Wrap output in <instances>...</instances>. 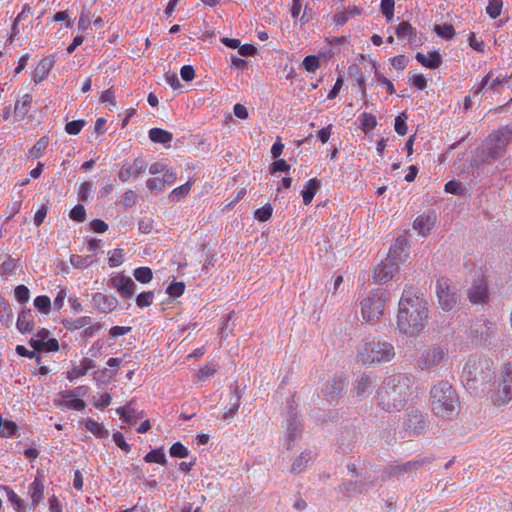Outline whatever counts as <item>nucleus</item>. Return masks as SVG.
<instances>
[{
	"instance_id": "nucleus-1",
	"label": "nucleus",
	"mask_w": 512,
	"mask_h": 512,
	"mask_svg": "<svg viewBox=\"0 0 512 512\" xmlns=\"http://www.w3.org/2000/svg\"><path fill=\"white\" fill-rule=\"evenodd\" d=\"M428 319V302L422 294L411 290L404 291L397 313L399 332L415 337L424 329Z\"/></svg>"
},
{
	"instance_id": "nucleus-2",
	"label": "nucleus",
	"mask_w": 512,
	"mask_h": 512,
	"mask_svg": "<svg viewBox=\"0 0 512 512\" xmlns=\"http://www.w3.org/2000/svg\"><path fill=\"white\" fill-rule=\"evenodd\" d=\"M412 394L410 379L394 374L384 378L377 391L378 405L385 411H399Z\"/></svg>"
},
{
	"instance_id": "nucleus-3",
	"label": "nucleus",
	"mask_w": 512,
	"mask_h": 512,
	"mask_svg": "<svg viewBox=\"0 0 512 512\" xmlns=\"http://www.w3.org/2000/svg\"><path fill=\"white\" fill-rule=\"evenodd\" d=\"M356 352L357 361L367 367L390 362L395 357L394 346L377 337L363 338Z\"/></svg>"
},
{
	"instance_id": "nucleus-4",
	"label": "nucleus",
	"mask_w": 512,
	"mask_h": 512,
	"mask_svg": "<svg viewBox=\"0 0 512 512\" xmlns=\"http://www.w3.org/2000/svg\"><path fill=\"white\" fill-rule=\"evenodd\" d=\"M430 400L432 411L440 418L452 417L459 408L457 393L447 381H439L431 387Z\"/></svg>"
},
{
	"instance_id": "nucleus-5",
	"label": "nucleus",
	"mask_w": 512,
	"mask_h": 512,
	"mask_svg": "<svg viewBox=\"0 0 512 512\" xmlns=\"http://www.w3.org/2000/svg\"><path fill=\"white\" fill-rule=\"evenodd\" d=\"M512 142V129L505 126L494 130L483 143L482 161L492 164L505 155L506 147Z\"/></svg>"
},
{
	"instance_id": "nucleus-6",
	"label": "nucleus",
	"mask_w": 512,
	"mask_h": 512,
	"mask_svg": "<svg viewBox=\"0 0 512 512\" xmlns=\"http://www.w3.org/2000/svg\"><path fill=\"white\" fill-rule=\"evenodd\" d=\"M493 363L487 359L472 356L466 361L463 375L471 388H476L478 383L487 382L491 378Z\"/></svg>"
},
{
	"instance_id": "nucleus-7",
	"label": "nucleus",
	"mask_w": 512,
	"mask_h": 512,
	"mask_svg": "<svg viewBox=\"0 0 512 512\" xmlns=\"http://www.w3.org/2000/svg\"><path fill=\"white\" fill-rule=\"evenodd\" d=\"M386 298L380 289L364 293L360 300L361 315L370 323L377 322L384 312Z\"/></svg>"
},
{
	"instance_id": "nucleus-8",
	"label": "nucleus",
	"mask_w": 512,
	"mask_h": 512,
	"mask_svg": "<svg viewBox=\"0 0 512 512\" xmlns=\"http://www.w3.org/2000/svg\"><path fill=\"white\" fill-rule=\"evenodd\" d=\"M494 405H505L512 400V362L506 363L500 372L497 389L491 394Z\"/></svg>"
},
{
	"instance_id": "nucleus-9",
	"label": "nucleus",
	"mask_w": 512,
	"mask_h": 512,
	"mask_svg": "<svg viewBox=\"0 0 512 512\" xmlns=\"http://www.w3.org/2000/svg\"><path fill=\"white\" fill-rule=\"evenodd\" d=\"M436 294L440 307L444 311H452L456 308L459 297L456 293L455 286L447 278H440L436 283Z\"/></svg>"
},
{
	"instance_id": "nucleus-10",
	"label": "nucleus",
	"mask_w": 512,
	"mask_h": 512,
	"mask_svg": "<svg viewBox=\"0 0 512 512\" xmlns=\"http://www.w3.org/2000/svg\"><path fill=\"white\" fill-rule=\"evenodd\" d=\"M448 356V349L445 346L431 345L422 351L418 365L421 369H430L446 361Z\"/></svg>"
},
{
	"instance_id": "nucleus-11",
	"label": "nucleus",
	"mask_w": 512,
	"mask_h": 512,
	"mask_svg": "<svg viewBox=\"0 0 512 512\" xmlns=\"http://www.w3.org/2000/svg\"><path fill=\"white\" fill-rule=\"evenodd\" d=\"M489 297L487 282L482 275L477 276L468 290V298L473 304H483Z\"/></svg>"
},
{
	"instance_id": "nucleus-12",
	"label": "nucleus",
	"mask_w": 512,
	"mask_h": 512,
	"mask_svg": "<svg viewBox=\"0 0 512 512\" xmlns=\"http://www.w3.org/2000/svg\"><path fill=\"white\" fill-rule=\"evenodd\" d=\"M375 383L376 375L373 373L361 374L354 384V392L356 398L358 400L366 399L372 393Z\"/></svg>"
},
{
	"instance_id": "nucleus-13",
	"label": "nucleus",
	"mask_w": 512,
	"mask_h": 512,
	"mask_svg": "<svg viewBox=\"0 0 512 512\" xmlns=\"http://www.w3.org/2000/svg\"><path fill=\"white\" fill-rule=\"evenodd\" d=\"M408 242L404 236L397 237L391 247L386 259H390L391 262H396L400 266L408 257Z\"/></svg>"
},
{
	"instance_id": "nucleus-14",
	"label": "nucleus",
	"mask_w": 512,
	"mask_h": 512,
	"mask_svg": "<svg viewBox=\"0 0 512 512\" xmlns=\"http://www.w3.org/2000/svg\"><path fill=\"white\" fill-rule=\"evenodd\" d=\"M400 266L390 259L383 260L374 270L373 279L376 283H385L398 273Z\"/></svg>"
},
{
	"instance_id": "nucleus-15",
	"label": "nucleus",
	"mask_w": 512,
	"mask_h": 512,
	"mask_svg": "<svg viewBox=\"0 0 512 512\" xmlns=\"http://www.w3.org/2000/svg\"><path fill=\"white\" fill-rule=\"evenodd\" d=\"M427 419L418 410H410L403 422L404 429L410 433H420L427 427Z\"/></svg>"
},
{
	"instance_id": "nucleus-16",
	"label": "nucleus",
	"mask_w": 512,
	"mask_h": 512,
	"mask_svg": "<svg viewBox=\"0 0 512 512\" xmlns=\"http://www.w3.org/2000/svg\"><path fill=\"white\" fill-rule=\"evenodd\" d=\"M111 286L115 288L124 299H130L135 293L136 284L127 276L118 275L111 280Z\"/></svg>"
},
{
	"instance_id": "nucleus-17",
	"label": "nucleus",
	"mask_w": 512,
	"mask_h": 512,
	"mask_svg": "<svg viewBox=\"0 0 512 512\" xmlns=\"http://www.w3.org/2000/svg\"><path fill=\"white\" fill-rule=\"evenodd\" d=\"M347 387V379L341 375L334 376L326 383V396L329 402L333 403L342 395Z\"/></svg>"
},
{
	"instance_id": "nucleus-18",
	"label": "nucleus",
	"mask_w": 512,
	"mask_h": 512,
	"mask_svg": "<svg viewBox=\"0 0 512 512\" xmlns=\"http://www.w3.org/2000/svg\"><path fill=\"white\" fill-rule=\"evenodd\" d=\"M147 168V163L140 158L134 160V162L130 165L124 164L122 165L118 177L122 182H126L130 179V177H138L142 174Z\"/></svg>"
},
{
	"instance_id": "nucleus-19",
	"label": "nucleus",
	"mask_w": 512,
	"mask_h": 512,
	"mask_svg": "<svg viewBox=\"0 0 512 512\" xmlns=\"http://www.w3.org/2000/svg\"><path fill=\"white\" fill-rule=\"evenodd\" d=\"M92 301L94 306L102 313H110L118 306V300L114 296H108L101 292L93 294Z\"/></svg>"
},
{
	"instance_id": "nucleus-20",
	"label": "nucleus",
	"mask_w": 512,
	"mask_h": 512,
	"mask_svg": "<svg viewBox=\"0 0 512 512\" xmlns=\"http://www.w3.org/2000/svg\"><path fill=\"white\" fill-rule=\"evenodd\" d=\"M436 224V215H420L414 220L413 227L420 235L426 237Z\"/></svg>"
},
{
	"instance_id": "nucleus-21",
	"label": "nucleus",
	"mask_w": 512,
	"mask_h": 512,
	"mask_svg": "<svg viewBox=\"0 0 512 512\" xmlns=\"http://www.w3.org/2000/svg\"><path fill=\"white\" fill-rule=\"evenodd\" d=\"M55 63L53 56L43 58L34 70L33 80L35 83H40L47 78Z\"/></svg>"
},
{
	"instance_id": "nucleus-22",
	"label": "nucleus",
	"mask_w": 512,
	"mask_h": 512,
	"mask_svg": "<svg viewBox=\"0 0 512 512\" xmlns=\"http://www.w3.org/2000/svg\"><path fill=\"white\" fill-rule=\"evenodd\" d=\"M16 326L21 333H30L33 330L34 317L30 309L20 312Z\"/></svg>"
},
{
	"instance_id": "nucleus-23",
	"label": "nucleus",
	"mask_w": 512,
	"mask_h": 512,
	"mask_svg": "<svg viewBox=\"0 0 512 512\" xmlns=\"http://www.w3.org/2000/svg\"><path fill=\"white\" fill-rule=\"evenodd\" d=\"M416 59L424 67L429 69H436L442 64L441 55L438 52H429L426 55L422 53L416 54Z\"/></svg>"
},
{
	"instance_id": "nucleus-24",
	"label": "nucleus",
	"mask_w": 512,
	"mask_h": 512,
	"mask_svg": "<svg viewBox=\"0 0 512 512\" xmlns=\"http://www.w3.org/2000/svg\"><path fill=\"white\" fill-rule=\"evenodd\" d=\"M94 361L88 358H83L79 366H74L67 372V379L73 381L79 377L84 376L90 369L94 368Z\"/></svg>"
},
{
	"instance_id": "nucleus-25",
	"label": "nucleus",
	"mask_w": 512,
	"mask_h": 512,
	"mask_svg": "<svg viewBox=\"0 0 512 512\" xmlns=\"http://www.w3.org/2000/svg\"><path fill=\"white\" fill-rule=\"evenodd\" d=\"M31 506L36 507L44 498V485L39 477H35L29 486Z\"/></svg>"
},
{
	"instance_id": "nucleus-26",
	"label": "nucleus",
	"mask_w": 512,
	"mask_h": 512,
	"mask_svg": "<svg viewBox=\"0 0 512 512\" xmlns=\"http://www.w3.org/2000/svg\"><path fill=\"white\" fill-rule=\"evenodd\" d=\"M300 433L301 423L295 416H293L288 420L287 424L288 450L291 449L293 442H295L298 439Z\"/></svg>"
},
{
	"instance_id": "nucleus-27",
	"label": "nucleus",
	"mask_w": 512,
	"mask_h": 512,
	"mask_svg": "<svg viewBox=\"0 0 512 512\" xmlns=\"http://www.w3.org/2000/svg\"><path fill=\"white\" fill-rule=\"evenodd\" d=\"M416 34V29L405 21L401 22L396 28V35L399 39H406L410 42H414L416 39Z\"/></svg>"
},
{
	"instance_id": "nucleus-28",
	"label": "nucleus",
	"mask_w": 512,
	"mask_h": 512,
	"mask_svg": "<svg viewBox=\"0 0 512 512\" xmlns=\"http://www.w3.org/2000/svg\"><path fill=\"white\" fill-rule=\"evenodd\" d=\"M318 187H319V181L316 178L310 179L306 183L305 188L302 190V198H303V203L305 205H309L311 203V201L313 200V198L318 190Z\"/></svg>"
},
{
	"instance_id": "nucleus-29",
	"label": "nucleus",
	"mask_w": 512,
	"mask_h": 512,
	"mask_svg": "<svg viewBox=\"0 0 512 512\" xmlns=\"http://www.w3.org/2000/svg\"><path fill=\"white\" fill-rule=\"evenodd\" d=\"M149 138L154 143L166 144L172 140L173 135L161 128H152L149 131Z\"/></svg>"
},
{
	"instance_id": "nucleus-30",
	"label": "nucleus",
	"mask_w": 512,
	"mask_h": 512,
	"mask_svg": "<svg viewBox=\"0 0 512 512\" xmlns=\"http://www.w3.org/2000/svg\"><path fill=\"white\" fill-rule=\"evenodd\" d=\"M3 489L6 492V496L10 503L13 505L14 509L17 512H26L27 511V505L24 503V501L9 487L4 486Z\"/></svg>"
},
{
	"instance_id": "nucleus-31",
	"label": "nucleus",
	"mask_w": 512,
	"mask_h": 512,
	"mask_svg": "<svg viewBox=\"0 0 512 512\" xmlns=\"http://www.w3.org/2000/svg\"><path fill=\"white\" fill-rule=\"evenodd\" d=\"M312 457L310 452H303L301 453L297 458L294 459L292 466H291V472L292 473H300L302 472L308 465V463L311 461Z\"/></svg>"
},
{
	"instance_id": "nucleus-32",
	"label": "nucleus",
	"mask_w": 512,
	"mask_h": 512,
	"mask_svg": "<svg viewBox=\"0 0 512 512\" xmlns=\"http://www.w3.org/2000/svg\"><path fill=\"white\" fill-rule=\"evenodd\" d=\"M89 321H90V317L83 316V317H80L77 319H72V318L64 319L62 321V324L67 330H78L83 327H86L89 324Z\"/></svg>"
},
{
	"instance_id": "nucleus-33",
	"label": "nucleus",
	"mask_w": 512,
	"mask_h": 512,
	"mask_svg": "<svg viewBox=\"0 0 512 512\" xmlns=\"http://www.w3.org/2000/svg\"><path fill=\"white\" fill-rule=\"evenodd\" d=\"M85 428L99 438H106L108 436V431L104 426L90 418L85 421Z\"/></svg>"
},
{
	"instance_id": "nucleus-34",
	"label": "nucleus",
	"mask_w": 512,
	"mask_h": 512,
	"mask_svg": "<svg viewBox=\"0 0 512 512\" xmlns=\"http://www.w3.org/2000/svg\"><path fill=\"white\" fill-rule=\"evenodd\" d=\"M132 402L133 401H130L126 408L119 407L116 409L117 414H119L126 423H134L138 419L136 410L131 408Z\"/></svg>"
},
{
	"instance_id": "nucleus-35",
	"label": "nucleus",
	"mask_w": 512,
	"mask_h": 512,
	"mask_svg": "<svg viewBox=\"0 0 512 512\" xmlns=\"http://www.w3.org/2000/svg\"><path fill=\"white\" fill-rule=\"evenodd\" d=\"M191 185H192V182L191 181H187L185 184H183V185L175 188L174 190H172L171 193L169 194L170 200L178 201L181 198L186 197L189 194V192H190Z\"/></svg>"
},
{
	"instance_id": "nucleus-36",
	"label": "nucleus",
	"mask_w": 512,
	"mask_h": 512,
	"mask_svg": "<svg viewBox=\"0 0 512 512\" xmlns=\"http://www.w3.org/2000/svg\"><path fill=\"white\" fill-rule=\"evenodd\" d=\"M144 461L146 463H158L164 465L166 463V457L161 449H154L145 455Z\"/></svg>"
},
{
	"instance_id": "nucleus-37",
	"label": "nucleus",
	"mask_w": 512,
	"mask_h": 512,
	"mask_svg": "<svg viewBox=\"0 0 512 512\" xmlns=\"http://www.w3.org/2000/svg\"><path fill=\"white\" fill-rule=\"evenodd\" d=\"M134 277L141 283H149L152 280L153 273L149 267H139L134 270Z\"/></svg>"
},
{
	"instance_id": "nucleus-38",
	"label": "nucleus",
	"mask_w": 512,
	"mask_h": 512,
	"mask_svg": "<svg viewBox=\"0 0 512 512\" xmlns=\"http://www.w3.org/2000/svg\"><path fill=\"white\" fill-rule=\"evenodd\" d=\"M444 189L445 192L458 196L464 195L466 192V187L461 182L455 180L447 182Z\"/></svg>"
},
{
	"instance_id": "nucleus-39",
	"label": "nucleus",
	"mask_w": 512,
	"mask_h": 512,
	"mask_svg": "<svg viewBox=\"0 0 512 512\" xmlns=\"http://www.w3.org/2000/svg\"><path fill=\"white\" fill-rule=\"evenodd\" d=\"M502 7V0H490L488 6L486 7V12L492 19H495L500 16Z\"/></svg>"
},
{
	"instance_id": "nucleus-40",
	"label": "nucleus",
	"mask_w": 512,
	"mask_h": 512,
	"mask_svg": "<svg viewBox=\"0 0 512 512\" xmlns=\"http://www.w3.org/2000/svg\"><path fill=\"white\" fill-rule=\"evenodd\" d=\"M302 66L308 72H315L320 67V60L316 55H308L303 59Z\"/></svg>"
},
{
	"instance_id": "nucleus-41",
	"label": "nucleus",
	"mask_w": 512,
	"mask_h": 512,
	"mask_svg": "<svg viewBox=\"0 0 512 512\" xmlns=\"http://www.w3.org/2000/svg\"><path fill=\"white\" fill-rule=\"evenodd\" d=\"M34 306L40 312L47 314L51 308V300L45 295L38 296L34 299Z\"/></svg>"
},
{
	"instance_id": "nucleus-42",
	"label": "nucleus",
	"mask_w": 512,
	"mask_h": 512,
	"mask_svg": "<svg viewBox=\"0 0 512 512\" xmlns=\"http://www.w3.org/2000/svg\"><path fill=\"white\" fill-rule=\"evenodd\" d=\"M434 31L440 37L450 39L455 35L454 27L450 24L435 25Z\"/></svg>"
},
{
	"instance_id": "nucleus-43",
	"label": "nucleus",
	"mask_w": 512,
	"mask_h": 512,
	"mask_svg": "<svg viewBox=\"0 0 512 512\" xmlns=\"http://www.w3.org/2000/svg\"><path fill=\"white\" fill-rule=\"evenodd\" d=\"M170 455L172 457L185 458L189 455V451L182 443L176 442L170 448Z\"/></svg>"
},
{
	"instance_id": "nucleus-44",
	"label": "nucleus",
	"mask_w": 512,
	"mask_h": 512,
	"mask_svg": "<svg viewBox=\"0 0 512 512\" xmlns=\"http://www.w3.org/2000/svg\"><path fill=\"white\" fill-rule=\"evenodd\" d=\"M394 0H381V11L388 21L394 16Z\"/></svg>"
},
{
	"instance_id": "nucleus-45",
	"label": "nucleus",
	"mask_w": 512,
	"mask_h": 512,
	"mask_svg": "<svg viewBox=\"0 0 512 512\" xmlns=\"http://www.w3.org/2000/svg\"><path fill=\"white\" fill-rule=\"evenodd\" d=\"M272 212V206L270 204H266L255 211V218L261 222H265L272 216Z\"/></svg>"
},
{
	"instance_id": "nucleus-46",
	"label": "nucleus",
	"mask_w": 512,
	"mask_h": 512,
	"mask_svg": "<svg viewBox=\"0 0 512 512\" xmlns=\"http://www.w3.org/2000/svg\"><path fill=\"white\" fill-rule=\"evenodd\" d=\"M153 297H154V292H152V291L140 293L136 298V304L140 308L150 306L152 304Z\"/></svg>"
},
{
	"instance_id": "nucleus-47",
	"label": "nucleus",
	"mask_w": 512,
	"mask_h": 512,
	"mask_svg": "<svg viewBox=\"0 0 512 512\" xmlns=\"http://www.w3.org/2000/svg\"><path fill=\"white\" fill-rule=\"evenodd\" d=\"M15 298L19 303H26L30 298V291L25 285H18L15 288Z\"/></svg>"
},
{
	"instance_id": "nucleus-48",
	"label": "nucleus",
	"mask_w": 512,
	"mask_h": 512,
	"mask_svg": "<svg viewBox=\"0 0 512 512\" xmlns=\"http://www.w3.org/2000/svg\"><path fill=\"white\" fill-rule=\"evenodd\" d=\"M84 125V120L70 121L65 125V131L70 135H77L78 133H80Z\"/></svg>"
},
{
	"instance_id": "nucleus-49",
	"label": "nucleus",
	"mask_w": 512,
	"mask_h": 512,
	"mask_svg": "<svg viewBox=\"0 0 512 512\" xmlns=\"http://www.w3.org/2000/svg\"><path fill=\"white\" fill-rule=\"evenodd\" d=\"M407 116L402 113L395 118L394 128L399 135H405L407 133L406 125Z\"/></svg>"
},
{
	"instance_id": "nucleus-50",
	"label": "nucleus",
	"mask_w": 512,
	"mask_h": 512,
	"mask_svg": "<svg viewBox=\"0 0 512 512\" xmlns=\"http://www.w3.org/2000/svg\"><path fill=\"white\" fill-rule=\"evenodd\" d=\"M70 262L76 268H86L92 264L90 257H82L80 255H72Z\"/></svg>"
},
{
	"instance_id": "nucleus-51",
	"label": "nucleus",
	"mask_w": 512,
	"mask_h": 512,
	"mask_svg": "<svg viewBox=\"0 0 512 512\" xmlns=\"http://www.w3.org/2000/svg\"><path fill=\"white\" fill-rule=\"evenodd\" d=\"M70 218L77 222H83L86 218V211L83 205L78 204L70 211Z\"/></svg>"
},
{
	"instance_id": "nucleus-52",
	"label": "nucleus",
	"mask_w": 512,
	"mask_h": 512,
	"mask_svg": "<svg viewBox=\"0 0 512 512\" xmlns=\"http://www.w3.org/2000/svg\"><path fill=\"white\" fill-rule=\"evenodd\" d=\"M376 118L372 114L363 113L361 115V125L364 130L370 131L376 126Z\"/></svg>"
},
{
	"instance_id": "nucleus-53",
	"label": "nucleus",
	"mask_w": 512,
	"mask_h": 512,
	"mask_svg": "<svg viewBox=\"0 0 512 512\" xmlns=\"http://www.w3.org/2000/svg\"><path fill=\"white\" fill-rule=\"evenodd\" d=\"M185 285L183 282H173L168 287L166 292L173 297H179L184 293Z\"/></svg>"
},
{
	"instance_id": "nucleus-54",
	"label": "nucleus",
	"mask_w": 512,
	"mask_h": 512,
	"mask_svg": "<svg viewBox=\"0 0 512 512\" xmlns=\"http://www.w3.org/2000/svg\"><path fill=\"white\" fill-rule=\"evenodd\" d=\"M48 145V139L45 137L40 138L35 145L33 146L31 153L35 158H38L41 156L43 150L46 149Z\"/></svg>"
},
{
	"instance_id": "nucleus-55",
	"label": "nucleus",
	"mask_w": 512,
	"mask_h": 512,
	"mask_svg": "<svg viewBox=\"0 0 512 512\" xmlns=\"http://www.w3.org/2000/svg\"><path fill=\"white\" fill-rule=\"evenodd\" d=\"M113 440L115 444L126 453L130 452L131 446L125 441L122 433L116 432L113 434Z\"/></svg>"
},
{
	"instance_id": "nucleus-56",
	"label": "nucleus",
	"mask_w": 512,
	"mask_h": 512,
	"mask_svg": "<svg viewBox=\"0 0 512 512\" xmlns=\"http://www.w3.org/2000/svg\"><path fill=\"white\" fill-rule=\"evenodd\" d=\"M31 103V96L25 95L21 101L15 104V112L25 115L27 113V106Z\"/></svg>"
},
{
	"instance_id": "nucleus-57",
	"label": "nucleus",
	"mask_w": 512,
	"mask_h": 512,
	"mask_svg": "<svg viewBox=\"0 0 512 512\" xmlns=\"http://www.w3.org/2000/svg\"><path fill=\"white\" fill-rule=\"evenodd\" d=\"M109 265L111 267H117L122 264L123 262V254L121 249H115L112 254L110 255L109 259Z\"/></svg>"
},
{
	"instance_id": "nucleus-58",
	"label": "nucleus",
	"mask_w": 512,
	"mask_h": 512,
	"mask_svg": "<svg viewBox=\"0 0 512 512\" xmlns=\"http://www.w3.org/2000/svg\"><path fill=\"white\" fill-rule=\"evenodd\" d=\"M289 169H290L289 164L283 159H278V160L274 161L271 165V173L288 172Z\"/></svg>"
},
{
	"instance_id": "nucleus-59",
	"label": "nucleus",
	"mask_w": 512,
	"mask_h": 512,
	"mask_svg": "<svg viewBox=\"0 0 512 512\" xmlns=\"http://www.w3.org/2000/svg\"><path fill=\"white\" fill-rule=\"evenodd\" d=\"M138 229L144 234H148L153 229V221L150 218H143L138 222Z\"/></svg>"
},
{
	"instance_id": "nucleus-60",
	"label": "nucleus",
	"mask_w": 512,
	"mask_h": 512,
	"mask_svg": "<svg viewBox=\"0 0 512 512\" xmlns=\"http://www.w3.org/2000/svg\"><path fill=\"white\" fill-rule=\"evenodd\" d=\"M181 77L184 81L188 82L194 79L195 77V70L190 65H184L182 66L180 70Z\"/></svg>"
},
{
	"instance_id": "nucleus-61",
	"label": "nucleus",
	"mask_w": 512,
	"mask_h": 512,
	"mask_svg": "<svg viewBox=\"0 0 512 512\" xmlns=\"http://www.w3.org/2000/svg\"><path fill=\"white\" fill-rule=\"evenodd\" d=\"M91 229L96 233H104L108 230V225L100 219H94L90 222Z\"/></svg>"
},
{
	"instance_id": "nucleus-62",
	"label": "nucleus",
	"mask_w": 512,
	"mask_h": 512,
	"mask_svg": "<svg viewBox=\"0 0 512 512\" xmlns=\"http://www.w3.org/2000/svg\"><path fill=\"white\" fill-rule=\"evenodd\" d=\"M408 58L404 55H399V56H396L394 57L392 60H391V63L393 65L394 68L398 69V70H404L408 64Z\"/></svg>"
},
{
	"instance_id": "nucleus-63",
	"label": "nucleus",
	"mask_w": 512,
	"mask_h": 512,
	"mask_svg": "<svg viewBox=\"0 0 512 512\" xmlns=\"http://www.w3.org/2000/svg\"><path fill=\"white\" fill-rule=\"evenodd\" d=\"M411 80L412 84L420 90H424L427 86V80L422 74H413Z\"/></svg>"
},
{
	"instance_id": "nucleus-64",
	"label": "nucleus",
	"mask_w": 512,
	"mask_h": 512,
	"mask_svg": "<svg viewBox=\"0 0 512 512\" xmlns=\"http://www.w3.org/2000/svg\"><path fill=\"white\" fill-rule=\"evenodd\" d=\"M131 331V327L126 326H114L110 329L109 334L113 338H117L119 336H123L128 334Z\"/></svg>"
}]
</instances>
